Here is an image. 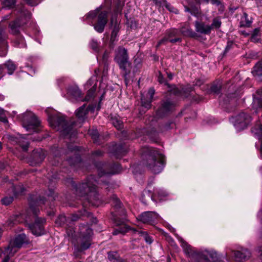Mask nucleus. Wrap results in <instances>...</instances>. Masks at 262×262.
Wrapping results in <instances>:
<instances>
[{
    "mask_svg": "<svg viewBox=\"0 0 262 262\" xmlns=\"http://www.w3.org/2000/svg\"><path fill=\"white\" fill-rule=\"evenodd\" d=\"M98 183L93 176H90L78 185L72 183L77 195L82 196L87 195V199L92 205L97 207L101 204L99 194L97 191V184Z\"/></svg>",
    "mask_w": 262,
    "mask_h": 262,
    "instance_id": "f257e3e1",
    "label": "nucleus"
},
{
    "mask_svg": "<svg viewBox=\"0 0 262 262\" xmlns=\"http://www.w3.org/2000/svg\"><path fill=\"white\" fill-rule=\"evenodd\" d=\"M143 156L145 165L152 173L158 174L162 171L164 156L159 150L153 147H146Z\"/></svg>",
    "mask_w": 262,
    "mask_h": 262,
    "instance_id": "f03ea898",
    "label": "nucleus"
},
{
    "mask_svg": "<svg viewBox=\"0 0 262 262\" xmlns=\"http://www.w3.org/2000/svg\"><path fill=\"white\" fill-rule=\"evenodd\" d=\"M179 241L181 243L185 253L189 257L195 259L196 262H221L219 255L216 252H206L200 253L192 247L181 237L176 235Z\"/></svg>",
    "mask_w": 262,
    "mask_h": 262,
    "instance_id": "7ed1b4c3",
    "label": "nucleus"
},
{
    "mask_svg": "<svg viewBox=\"0 0 262 262\" xmlns=\"http://www.w3.org/2000/svg\"><path fill=\"white\" fill-rule=\"evenodd\" d=\"M83 21L93 26L94 29L99 33H102L107 23V12L101 11L99 7L90 11L83 17Z\"/></svg>",
    "mask_w": 262,
    "mask_h": 262,
    "instance_id": "20e7f679",
    "label": "nucleus"
},
{
    "mask_svg": "<svg viewBox=\"0 0 262 262\" xmlns=\"http://www.w3.org/2000/svg\"><path fill=\"white\" fill-rule=\"evenodd\" d=\"M110 203L114 208L115 211L112 212L113 220L117 226L122 225L117 229H115L113 232L114 235H117L119 233L124 234L128 230V228L124 225V218L122 217L119 219V216H124L125 211L124 208L122 207V204L119 200L117 196L113 194L110 199Z\"/></svg>",
    "mask_w": 262,
    "mask_h": 262,
    "instance_id": "39448f33",
    "label": "nucleus"
},
{
    "mask_svg": "<svg viewBox=\"0 0 262 262\" xmlns=\"http://www.w3.org/2000/svg\"><path fill=\"white\" fill-rule=\"evenodd\" d=\"M114 61L121 70V74L127 85L129 82V75L132 70V63L129 60L127 51L122 47H119L115 51Z\"/></svg>",
    "mask_w": 262,
    "mask_h": 262,
    "instance_id": "423d86ee",
    "label": "nucleus"
},
{
    "mask_svg": "<svg viewBox=\"0 0 262 262\" xmlns=\"http://www.w3.org/2000/svg\"><path fill=\"white\" fill-rule=\"evenodd\" d=\"M30 13L23 8L19 12V16L15 21L9 25L11 33L18 35L14 42L15 46L18 48H25L26 47L24 38L19 35V28L21 26L27 23L30 19Z\"/></svg>",
    "mask_w": 262,
    "mask_h": 262,
    "instance_id": "0eeeda50",
    "label": "nucleus"
},
{
    "mask_svg": "<svg viewBox=\"0 0 262 262\" xmlns=\"http://www.w3.org/2000/svg\"><path fill=\"white\" fill-rule=\"evenodd\" d=\"M80 247L75 246L73 255L76 258L79 257V253L83 250L89 249L92 244V229L88 225H82L79 227Z\"/></svg>",
    "mask_w": 262,
    "mask_h": 262,
    "instance_id": "6e6552de",
    "label": "nucleus"
},
{
    "mask_svg": "<svg viewBox=\"0 0 262 262\" xmlns=\"http://www.w3.org/2000/svg\"><path fill=\"white\" fill-rule=\"evenodd\" d=\"M49 122L52 127L60 130L64 135L72 133L73 126L75 124L73 121L68 122L65 117L60 115L50 117Z\"/></svg>",
    "mask_w": 262,
    "mask_h": 262,
    "instance_id": "1a4fd4ad",
    "label": "nucleus"
},
{
    "mask_svg": "<svg viewBox=\"0 0 262 262\" xmlns=\"http://www.w3.org/2000/svg\"><path fill=\"white\" fill-rule=\"evenodd\" d=\"M28 243L29 239L26 235L24 233L19 234L10 241L5 254L14 256L18 249L21 248L24 244Z\"/></svg>",
    "mask_w": 262,
    "mask_h": 262,
    "instance_id": "9d476101",
    "label": "nucleus"
},
{
    "mask_svg": "<svg viewBox=\"0 0 262 262\" xmlns=\"http://www.w3.org/2000/svg\"><path fill=\"white\" fill-rule=\"evenodd\" d=\"M22 122L24 127L27 131L33 130L35 132V129L40 124V121L32 112H27L24 114L23 115Z\"/></svg>",
    "mask_w": 262,
    "mask_h": 262,
    "instance_id": "9b49d317",
    "label": "nucleus"
},
{
    "mask_svg": "<svg viewBox=\"0 0 262 262\" xmlns=\"http://www.w3.org/2000/svg\"><path fill=\"white\" fill-rule=\"evenodd\" d=\"M180 32L176 29H170L166 31L164 37L158 42L156 47L158 48L161 45L165 44L167 42L174 43L181 42L182 38L179 36Z\"/></svg>",
    "mask_w": 262,
    "mask_h": 262,
    "instance_id": "f8f14e48",
    "label": "nucleus"
},
{
    "mask_svg": "<svg viewBox=\"0 0 262 262\" xmlns=\"http://www.w3.org/2000/svg\"><path fill=\"white\" fill-rule=\"evenodd\" d=\"M230 122L238 129H243L251 122V117L244 112H241L237 115L230 119Z\"/></svg>",
    "mask_w": 262,
    "mask_h": 262,
    "instance_id": "ddd939ff",
    "label": "nucleus"
},
{
    "mask_svg": "<svg viewBox=\"0 0 262 262\" xmlns=\"http://www.w3.org/2000/svg\"><path fill=\"white\" fill-rule=\"evenodd\" d=\"M121 167L119 164H106L103 165L102 167L99 169V176L101 177L103 176H108L118 173L121 171Z\"/></svg>",
    "mask_w": 262,
    "mask_h": 262,
    "instance_id": "4468645a",
    "label": "nucleus"
},
{
    "mask_svg": "<svg viewBox=\"0 0 262 262\" xmlns=\"http://www.w3.org/2000/svg\"><path fill=\"white\" fill-rule=\"evenodd\" d=\"M46 220L44 219L36 218L34 223L29 225V228L32 234L36 236H40L45 233L43 224Z\"/></svg>",
    "mask_w": 262,
    "mask_h": 262,
    "instance_id": "2eb2a0df",
    "label": "nucleus"
},
{
    "mask_svg": "<svg viewBox=\"0 0 262 262\" xmlns=\"http://www.w3.org/2000/svg\"><path fill=\"white\" fill-rule=\"evenodd\" d=\"M97 78L95 76L91 77L85 83L84 86L86 89H89L88 94L85 97V100L89 101L93 98L95 92L97 89Z\"/></svg>",
    "mask_w": 262,
    "mask_h": 262,
    "instance_id": "dca6fc26",
    "label": "nucleus"
},
{
    "mask_svg": "<svg viewBox=\"0 0 262 262\" xmlns=\"http://www.w3.org/2000/svg\"><path fill=\"white\" fill-rule=\"evenodd\" d=\"M175 106L174 103L169 99L163 101L161 107L157 112L158 117H163L171 112Z\"/></svg>",
    "mask_w": 262,
    "mask_h": 262,
    "instance_id": "f3484780",
    "label": "nucleus"
},
{
    "mask_svg": "<svg viewBox=\"0 0 262 262\" xmlns=\"http://www.w3.org/2000/svg\"><path fill=\"white\" fill-rule=\"evenodd\" d=\"M159 218V215L155 212L146 211L142 213L139 216V220L145 224L154 225L156 224Z\"/></svg>",
    "mask_w": 262,
    "mask_h": 262,
    "instance_id": "a211bd4d",
    "label": "nucleus"
},
{
    "mask_svg": "<svg viewBox=\"0 0 262 262\" xmlns=\"http://www.w3.org/2000/svg\"><path fill=\"white\" fill-rule=\"evenodd\" d=\"M45 156V152L42 149L34 150L29 160L30 165L36 166L40 164L44 160Z\"/></svg>",
    "mask_w": 262,
    "mask_h": 262,
    "instance_id": "6ab92c4d",
    "label": "nucleus"
},
{
    "mask_svg": "<svg viewBox=\"0 0 262 262\" xmlns=\"http://www.w3.org/2000/svg\"><path fill=\"white\" fill-rule=\"evenodd\" d=\"M233 253V258L237 261H243L247 260L250 257V251L242 247L238 248L236 250H232Z\"/></svg>",
    "mask_w": 262,
    "mask_h": 262,
    "instance_id": "aec40b11",
    "label": "nucleus"
},
{
    "mask_svg": "<svg viewBox=\"0 0 262 262\" xmlns=\"http://www.w3.org/2000/svg\"><path fill=\"white\" fill-rule=\"evenodd\" d=\"M7 35L4 29L0 27V56H5L8 51Z\"/></svg>",
    "mask_w": 262,
    "mask_h": 262,
    "instance_id": "412c9836",
    "label": "nucleus"
},
{
    "mask_svg": "<svg viewBox=\"0 0 262 262\" xmlns=\"http://www.w3.org/2000/svg\"><path fill=\"white\" fill-rule=\"evenodd\" d=\"M93 107L89 105L85 108V105L83 104L76 111L75 114L78 120L80 122H83L87 118V114L90 110H93Z\"/></svg>",
    "mask_w": 262,
    "mask_h": 262,
    "instance_id": "4be33fe9",
    "label": "nucleus"
},
{
    "mask_svg": "<svg viewBox=\"0 0 262 262\" xmlns=\"http://www.w3.org/2000/svg\"><path fill=\"white\" fill-rule=\"evenodd\" d=\"M194 26L195 31L202 34H209L211 31L210 25H206L204 22L195 21Z\"/></svg>",
    "mask_w": 262,
    "mask_h": 262,
    "instance_id": "5701e85b",
    "label": "nucleus"
},
{
    "mask_svg": "<svg viewBox=\"0 0 262 262\" xmlns=\"http://www.w3.org/2000/svg\"><path fill=\"white\" fill-rule=\"evenodd\" d=\"M81 91L77 87L69 88L67 91V95L69 97H71V99L78 101H85V98L84 99L81 98Z\"/></svg>",
    "mask_w": 262,
    "mask_h": 262,
    "instance_id": "b1692460",
    "label": "nucleus"
},
{
    "mask_svg": "<svg viewBox=\"0 0 262 262\" xmlns=\"http://www.w3.org/2000/svg\"><path fill=\"white\" fill-rule=\"evenodd\" d=\"M183 4L184 7L185 12L193 15L197 11V8L194 3L190 0H183Z\"/></svg>",
    "mask_w": 262,
    "mask_h": 262,
    "instance_id": "393cba45",
    "label": "nucleus"
},
{
    "mask_svg": "<svg viewBox=\"0 0 262 262\" xmlns=\"http://www.w3.org/2000/svg\"><path fill=\"white\" fill-rule=\"evenodd\" d=\"M111 23L113 27V30L111 33V40L114 41L116 40V38L118 36V33L120 30L119 24L118 23L117 20L114 17H112L111 18Z\"/></svg>",
    "mask_w": 262,
    "mask_h": 262,
    "instance_id": "a878e982",
    "label": "nucleus"
},
{
    "mask_svg": "<svg viewBox=\"0 0 262 262\" xmlns=\"http://www.w3.org/2000/svg\"><path fill=\"white\" fill-rule=\"evenodd\" d=\"M128 151L127 146L123 144H119L116 147L115 155L117 158H120L124 156Z\"/></svg>",
    "mask_w": 262,
    "mask_h": 262,
    "instance_id": "bb28decb",
    "label": "nucleus"
},
{
    "mask_svg": "<svg viewBox=\"0 0 262 262\" xmlns=\"http://www.w3.org/2000/svg\"><path fill=\"white\" fill-rule=\"evenodd\" d=\"M108 259L111 262H126L125 260L119 256L117 252L110 251L107 253Z\"/></svg>",
    "mask_w": 262,
    "mask_h": 262,
    "instance_id": "cd10ccee",
    "label": "nucleus"
},
{
    "mask_svg": "<svg viewBox=\"0 0 262 262\" xmlns=\"http://www.w3.org/2000/svg\"><path fill=\"white\" fill-rule=\"evenodd\" d=\"M252 73L255 77L260 80V78L262 76V61H259L255 64Z\"/></svg>",
    "mask_w": 262,
    "mask_h": 262,
    "instance_id": "c85d7f7f",
    "label": "nucleus"
},
{
    "mask_svg": "<svg viewBox=\"0 0 262 262\" xmlns=\"http://www.w3.org/2000/svg\"><path fill=\"white\" fill-rule=\"evenodd\" d=\"M252 133L258 140H262V125H258L251 129Z\"/></svg>",
    "mask_w": 262,
    "mask_h": 262,
    "instance_id": "c756f323",
    "label": "nucleus"
},
{
    "mask_svg": "<svg viewBox=\"0 0 262 262\" xmlns=\"http://www.w3.org/2000/svg\"><path fill=\"white\" fill-rule=\"evenodd\" d=\"M133 231L135 233H137L139 234L140 236H142L144 238L147 243L149 244L152 243L153 240L152 238L148 235L147 232L143 231H139L137 230L136 229H133Z\"/></svg>",
    "mask_w": 262,
    "mask_h": 262,
    "instance_id": "7c9ffc66",
    "label": "nucleus"
},
{
    "mask_svg": "<svg viewBox=\"0 0 262 262\" xmlns=\"http://www.w3.org/2000/svg\"><path fill=\"white\" fill-rule=\"evenodd\" d=\"M222 25L221 18L219 17H216L212 20V24L210 25L211 31L213 29H219Z\"/></svg>",
    "mask_w": 262,
    "mask_h": 262,
    "instance_id": "2f4dec72",
    "label": "nucleus"
},
{
    "mask_svg": "<svg viewBox=\"0 0 262 262\" xmlns=\"http://www.w3.org/2000/svg\"><path fill=\"white\" fill-rule=\"evenodd\" d=\"M262 107V100L259 98L254 97L252 103V108L257 113V110Z\"/></svg>",
    "mask_w": 262,
    "mask_h": 262,
    "instance_id": "473e14b6",
    "label": "nucleus"
},
{
    "mask_svg": "<svg viewBox=\"0 0 262 262\" xmlns=\"http://www.w3.org/2000/svg\"><path fill=\"white\" fill-rule=\"evenodd\" d=\"M73 156L74 157L70 158L67 160L71 166H75L76 164H79L81 162V159L79 155L74 154Z\"/></svg>",
    "mask_w": 262,
    "mask_h": 262,
    "instance_id": "72a5a7b5",
    "label": "nucleus"
},
{
    "mask_svg": "<svg viewBox=\"0 0 262 262\" xmlns=\"http://www.w3.org/2000/svg\"><path fill=\"white\" fill-rule=\"evenodd\" d=\"M252 21L249 19L248 14L245 13L240 22L241 27H249Z\"/></svg>",
    "mask_w": 262,
    "mask_h": 262,
    "instance_id": "f704fd0d",
    "label": "nucleus"
},
{
    "mask_svg": "<svg viewBox=\"0 0 262 262\" xmlns=\"http://www.w3.org/2000/svg\"><path fill=\"white\" fill-rule=\"evenodd\" d=\"M25 190V189L22 184H19L18 185L13 186V187L14 195L15 196H17L18 195L23 194Z\"/></svg>",
    "mask_w": 262,
    "mask_h": 262,
    "instance_id": "c9c22d12",
    "label": "nucleus"
},
{
    "mask_svg": "<svg viewBox=\"0 0 262 262\" xmlns=\"http://www.w3.org/2000/svg\"><path fill=\"white\" fill-rule=\"evenodd\" d=\"M44 203V200L42 199H40L39 200H37L36 202H31L30 203V208L33 213L34 214H37V212L39 211L38 209H36L35 207V205L37 204V205H40V204Z\"/></svg>",
    "mask_w": 262,
    "mask_h": 262,
    "instance_id": "e433bc0d",
    "label": "nucleus"
},
{
    "mask_svg": "<svg viewBox=\"0 0 262 262\" xmlns=\"http://www.w3.org/2000/svg\"><path fill=\"white\" fill-rule=\"evenodd\" d=\"M5 66L8 69V73L10 75H11L14 72L16 68V65L11 60L7 61L5 63Z\"/></svg>",
    "mask_w": 262,
    "mask_h": 262,
    "instance_id": "4c0bfd02",
    "label": "nucleus"
},
{
    "mask_svg": "<svg viewBox=\"0 0 262 262\" xmlns=\"http://www.w3.org/2000/svg\"><path fill=\"white\" fill-rule=\"evenodd\" d=\"M16 2V0H3L2 4L4 8L11 9L15 6Z\"/></svg>",
    "mask_w": 262,
    "mask_h": 262,
    "instance_id": "58836bf2",
    "label": "nucleus"
},
{
    "mask_svg": "<svg viewBox=\"0 0 262 262\" xmlns=\"http://www.w3.org/2000/svg\"><path fill=\"white\" fill-rule=\"evenodd\" d=\"M7 249V247H5L4 250L0 248V256H2V254L4 255V258H3L2 262H13V261L11 259V258L13 256L8 255V254H5Z\"/></svg>",
    "mask_w": 262,
    "mask_h": 262,
    "instance_id": "ea45409f",
    "label": "nucleus"
},
{
    "mask_svg": "<svg viewBox=\"0 0 262 262\" xmlns=\"http://www.w3.org/2000/svg\"><path fill=\"white\" fill-rule=\"evenodd\" d=\"M7 249V247H5L4 250L0 248V256H2V254L4 255V258H3L2 262H13V261L11 259V258L13 256L8 255V254H5Z\"/></svg>",
    "mask_w": 262,
    "mask_h": 262,
    "instance_id": "a19ab883",
    "label": "nucleus"
},
{
    "mask_svg": "<svg viewBox=\"0 0 262 262\" xmlns=\"http://www.w3.org/2000/svg\"><path fill=\"white\" fill-rule=\"evenodd\" d=\"M259 32L260 30L259 28H255L252 32L251 36V40L254 42H257L258 41L259 38Z\"/></svg>",
    "mask_w": 262,
    "mask_h": 262,
    "instance_id": "79ce46f5",
    "label": "nucleus"
},
{
    "mask_svg": "<svg viewBox=\"0 0 262 262\" xmlns=\"http://www.w3.org/2000/svg\"><path fill=\"white\" fill-rule=\"evenodd\" d=\"M89 134L93 139L94 142L95 143H98V139L99 138V133L98 130L96 129L90 130H89Z\"/></svg>",
    "mask_w": 262,
    "mask_h": 262,
    "instance_id": "37998d69",
    "label": "nucleus"
},
{
    "mask_svg": "<svg viewBox=\"0 0 262 262\" xmlns=\"http://www.w3.org/2000/svg\"><path fill=\"white\" fill-rule=\"evenodd\" d=\"M112 123L118 129H121L122 127V122L116 117L112 118Z\"/></svg>",
    "mask_w": 262,
    "mask_h": 262,
    "instance_id": "c03bdc74",
    "label": "nucleus"
},
{
    "mask_svg": "<svg viewBox=\"0 0 262 262\" xmlns=\"http://www.w3.org/2000/svg\"><path fill=\"white\" fill-rule=\"evenodd\" d=\"M152 100L148 98L146 99L143 96L141 97V103L142 105L146 108H149L151 107V103Z\"/></svg>",
    "mask_w": 262,
    "mask_h": 262,
    "instance_id": "a18cd8bd",
    "label": "nucleus"
},
{
    "mask_svg": "<svg viewBox=\"0 0 262 262\" xmlns=\"http://www.w3.org/2000/svg\"><path fill=\"white\" fill-rule=\"evenodd\" d=\"M90 47L96 52L99 51V45L98 42L95 39H92L90 42Z\"/></svg>",
    "mask_w": 262,
    "mask_h": 262,
    "instance_id": "49530a36",
    "label": "nucleus"
},
{
    "mask_svg": "<svg viewBox=\"0 0 262 262\" xmlns=\"http://www.w3.org/2000/svg\"><path fill=\"white\" fill-rule=\"evenodd\" d=\"M221 89L220 84H213L210 89V92L214 94H219Z\"/></svg>",
    "mask_w": 262,
    "mask_h": 262,
    "instance_id": "de8ad7c7",
    "label": "nucleus"
},
{
    "mask_svg": "<svg viewBox=\"0 0 262 262\" xmlns=\"http://www.w3.org/2000/svg\"><path fill=\"white\" fill-rule=\"evenodd\" d=\"M67 221V218L65 215H61L58 216L56 221V223L59 226H61L64 224Z\"/></svg>",
    "mask_w": 262,
    "mask_h": 262,
    "instance_id": "09e8293b",
    "label": "nucleus"
},
{
    "mask_svg": "<svg viewBox=\"0 0 262 262\" xmlns=\"http://www.w3.org/2000/svg\"><path fill=\"white\" fill-rule=\"evenodd\" d=\"M13 196H6L2 200V202L4 205H9L13 202Z\"/></svg>",
    "mask_w": 262,
    "mask_h": 262,
    "instance_id": "8fccbe9b",
    "label": "nucleus"
},
{
    "mask_svg": "<svg viewBox=\"0 0 262 262\" xmlns=\"http://www.w3.org/2000/svg\"><path fill=\"white\" fill-rule=\"evenodd\" d=\"M154 193L159 196H164L166 195V192L163 189L159 188H156L154 189Z\"/></svg>",
    "mask_w": 262,
    "mask_h": 262,
    "instance_id": "3c124183",
    "label": "nucleus"
},
{
    "mask_svg": "<svg viewBox=\"0 0 262 262\" xmlns=\"http://www.w3.org/2000/svg\"><path fill=\"white\" fill-rule=\"evenodd\" d=\"M182 33L185 35L190 37H193L195 35V33L192 29H188L186 30H182Z\"/></svg>",
    "mask_w": 262,
    "mask_h": 262,
    "instance_id": "603ef678",
    "label": "nucleus"
},
{
    "mask_svg": "<svg viewBox=\"0 0 262 262\" xmlns=\"http://www.w3.org/2000/svg\"><path fill=\"white\" fill-rule=\"evenodd\" d=\"M15 218L16 217H11L10 218L6 223L7 226L12 227L14 224H15L17 222Z\"/></svg>",
    "mask_w": 262,
    "mask_h": 262,
    "instance_id": "864d4df0",
    "label": "nucleus"
},
{
    "mask_svg": "<svg viewBox=\"0 0 262 262\" xmlns=\"http://www.w3.org/2000/svg\"><path fill=\"white\" fill-rule=\"evenodd\" d=\"M158 81L161 84H163L164 85H168L167 81L164 78L163 76H162L160 72H159V75L158 76Z\"/></svg>",
    "mask_w": 262,
    "mask_h": 262,
    "instance_id": "5fc2aeb1",
    "label": "nucleus"
},
{
    "mask_svg": "<svg viewBox=\"0 0 262 262\" xmlns=\"http://www.w3.org/2000/svg\"><path fill=\"white\" fill-rule=\"evenodd\" d=\"M0 121L5 123H8V121L5 114V112L0 113Z\"/></svg>",
    "mask_w": 262,
    "mask_h": 262,
    "instance_id": "6e6d98bb",
    "label": "nucleus"
},
{
    "mask_svg": "<svg viewBox=\"0 0 262 262\" xmlns=\"http://www.w3.org/2000/svg\"><path fill=\"white\" fill-rule=\"evenodd\" d=\"M155 93V91L154 88H151L148 90V95L149 96V98L148 99H151L152 100L154 95Z\"/></svg>",
    "mask_w": 262,
    "mask_h": 262,
    "instance_id": "4d7b16f0",
    "label": "nucleus"
},
{
    "mask_svg": "<svg viewBox=\"0 0 262 262\" xmlns=\"http://www.w3.org/2000/svg\"><path fill=\"white\" fill-rule=\"evenodd\" d=\"M68 150L69 151H70L71 152H73L74 151H79V148L76 146L69 145L68 146Z\"/></svg>",
    "mask_w": 262,
    "mask_h": 262,
    "instance_id": "13d9d810",
    "label": "nucleus"
},
{
    "mask_svg": "<svg viewBox=\"0 0 262 262\" xmlns=\"http://www.w3.org/2000/svg\"><path fill=\"white\" fill-rule=\"evenodd\" d=\"M20 146L24 151H27L29 147V143L28 142H26L25 143H20Z\"/></svg>",
    "mask_w": 262,
    "mask_h": 262,
    "instance_id": "bf43d9fd",
    "label": "nucleus"
},
{
    "mask_svg": "<svg viewBox=\"0 0 262 262\" xmlns=\"http://www.w3.org/2000/svg\"><path fill=\"white\" fill-rule=\"evenodd\" d=\"M26 3L31 6H36L38 4V3L36 1V0H25Z\"/></svg>",
    "mask_w": 262,
    "mask_h": 262,
    "instance_id": "052dcab7",
    "label": "nucleus"
},
{
    "mask_svg": "<svg viewBox=\"0 0 262 262\" xmlns=\"http://www.w3.org/2000/svg\"><path fill=\"white\" fill-rule=\"evenodd\" d=\"M48 196L49 198H51V200H54L55 199V196H54V192L53 190L50 189L49 193L48 194Z\"/></svg>",
    "mask_w": 262,
    "mask_h": 262,
    "instance_id": "680f3d73",
    "label": "nucleus"
},
{
    "mask_svg": "<svg viewBox=\"0 0 262 262\" xmlns=\"http://www.w3.org/2000/svg\"><path fill=\"white\" fill-rule=\"evenodd\" d=\"M211 3L212 5H216L219 6L221 4V2L220 0H210Z\"/></svg>",
    "mask_w": 262,
    "mask_h": 262,
    "instance_id": "e2e57ef3",
    "label": "nucleus"
},
{
    "mask_svg": "<svg viewBox=\"0 0 262 262\" xmlns=\"http://www.w3.org/2000/svg\"><path fill=\"white\" fill-rule=\"evenodd\" d=\"M196 3L198 4H201L203 3L208 4L209 2V0H194Z\"/></svg>",
    "mask_w": 262,
    "mask_h": 262,
    "instance_id": "0e129e2a",
    "label": "nucleus"
},
{
    "mask_svg": "<svg viewBox=\"0 0 262 262\" xmlns=\"http://www.w3.org/2000/svg\"><path fill=\"white\" fill-rule=\"evenodd\" d=\"M148 193V195L149 198H150V199H151V200H153V199H152V195H151L150 194V193H151V190H147H147H145V191H144V193L146 194V193Z\"/></svg>",
    "mask_w": 262,
    "mask_h": 262,
    "instance_id": "69168bd1",
    "label": "nucleus"
},
{
    "mask_svg": "<svg viewBox=\"0 0 262 262\" xmlns=\"http://www.w3.org/2000/svg\"><path fill=\"white\" fill-rule=\"evenodd\" d=\"M79 215H77V214H74L72 217H71V221H76L77 219H78L79 217Z\"/></svg>",
    "mask_w": 262,
    "mask_h": 262,
    "instance_id": "338daca9",
    "label": "nucleus"
},
{
    "mask_svg": "<svg viewBox=\"0 0 262 262\" xmlns=\"http://www.w3.org/2000/svg\"><path fill=\"white\" fill-rule=\"evenodd\" d=\"M102 154H103L102 152L100 150H97L94 152V155H96V156H102Z\"/></svg>",
    "mask_w": 262,
    "mask_h": 262,
    "instance_id": "774afa93",
    "label": "nucleus"
}]
</instances>
